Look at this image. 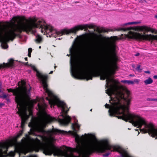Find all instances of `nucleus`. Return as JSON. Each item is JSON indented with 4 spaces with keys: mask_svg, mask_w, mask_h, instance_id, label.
Instances as JSON below:
<instances>
[{
    "mask_svg": "<svg viewBox=\"0 0 157 157\" xmlns=\"http://www.w3.org/2000/svg\"><path fill=\"white\" fill-rule=\"evenodd\" d=\"M28 53H31L32 52V49L31 48H29L28 49Z\"/></svg>",
    "mask_w": 157,
    "mask_h": 157,
    "instance_id": "a211bd4d",
    "label": "nucleus"
},
{
    "mask_svg": "<svg viewBox=\"0 0 157 157\" xmlns=\"http://www.w3.org/2000/svg\"><path fill=\"white\" fill-rule=\"evenodd\" d=\"M22 132H21L20 133L18 134L17 136V137H18L21 135Z\"/></svg>",
    "mask_w": 157,
    "mask_h": 157,
    "instance_id": "aec40b11",
    "label": "nucleus"
},
{
    "mask_svg": "<svg viewBox=\"0 0 157 157\" xmlns=\"http://www.w3.org/2000/svg\"><path fill=\"white\" fill-rule=\"evenodd\" d=\"M32 68L36 72V75L40 79L43 86V88L48 96L46 99L48 101L51 107L56 105L61 109V115L57 119L51 117L48 115L45 110L47 105L44 102L43 98H38L37 100H30V92L31 87L29 86L28 87L25 85V82L21 80L18 82L19 86L15 89H9L8 92H12L15 96V101L17 104V108L18 111L17 113L20 116L21 119V127L23 128L26 120L29 118V116L27 113L28 111L30 115L32 114V108L33 105L37 101V107L39 109L38 118L35 121L30 122L29 126L32 127V131L31 134L36 136V132L41 133L42 135H40L39 138L35 139L28 138L25 139L22 144L19 147V151L25 154L34 150L36 148L42 149L44 153L46 155H51L53 153L56 155H59L62 151L54 145L49 143V139H53V135L60 133H64L66 132L64 131L53 129L51 130L47 131L44 130L47 124L52 122L57 121L60 124L63 125L68 124L70 121V117L67 115V112L69 109H67V107L66 104L60 101L59 98L56 96L48 88L46 80L48 78L47 75H43L39 72L34 66L30 65Z\"/></svg>",
    "mask_w": 157,
    "mask_h": 157,
    "instance_id": "f257e3e1",
    "label": "nucleus"
},
{
    "mask_svg": "<svg viewBox=\"0 0 157 157\" xmlns=\"http://www.w3.org/2000/svg\"><path fill=\"white\" fill-rule=\"evenodd\" d=\"M25 60H27V57L25 58Z\"/></svg>",
    "mask_w": 157,
    "mask_h": 157,
    "instance_id": "a878e982",
    "label": "nucleus"
},
{
    "mask_svg": "<svg viewBox=\"0 0 157 157\" xmlns=\"http://www.w3.org/2000/svg\"><path fill=\"white\" fill-rule=\"evenodd\" d=\"M133 29L137 30L139 32H142L143 34L139 33L129 31L127 34H122L121 38L125 39L127 38L130 39H134L139 40H157V35H154L151 34H146L145 33L147 32H151L152 33L157 34V30L151 28L146 26L138 27L135 29L132 27H129L127 28H121L118 29V31L123 30H130Z\"/></svg>",
    "mask_w": 157,
    "mask_h": 157,
    "instance_id": "7ed1b4c3",
    "label": "nucleus"
},
{
    "mask_svg": "<svg viewBox=\"0 0 157 157\" xmlns=\"http://www.w3.org/2000/svg\"><path fill=\"white\" fill-rule=\"evenodd\" d=\"M94 27L92 24L79 25L70 29H65L57 31L50 25L46 24L45 21L42 19H38L34 17L29 18V33L35 34L36 33V28H41V33L44 35L47 34V37H56L57 36H61L65 34L75 33L79 29H86Z\"/></svg>",
    "mask_w": 157,
    "mask_h": 157,
    "instance_id": "f03ea898",
    "label": "nucleus"
},
{
    "mask_svg": "<svg viewBox=\"0 0 157 157\" xmlns=\"http://www.w3.org/2000/svg\"><path fill=\"white\" fill-rule=\"evenodd\" d=\"M144 82L145 85H147L152 83L153 80L151 78L149 77L147 79H145Z\"/></svg>",
    "mask_w": 157,
    "mask_h": 157,
    "instance_id": "0eeeda50",
    "label": "nucleus"
},
{
    "mask_svg": "<svg viewBox=\"0 0 157 157\" xmlns=\"http://www.w3.org/2000/svg\"><path fill=\"white\" fill-rule=\"evenodd\" d=\"M144 72L145 73H147L149 74H150V72L149 71H144Z\"/></svg>",
    "mask_w": 157,
    "mask_h": 157,
    "instance_id": "6ab92c4d",
    "label": "nucleus"
},
{
    "mask_svg": "<svg viewBox=\"0 0 157 157\" xmlns=\"http://www.w3.org/2000/svg\"><path fill=\"white\" fill-rule=\"evenodd\" d=\"M148 101H157V98H148L147 99Z\"/></svg>",
    "mask_w": 157,
    "mask_h": 157,
    "instance_id": "4468645a",
    "label": "nucleus"
},
{
    "mask_svg": "<svg viewBox=\"0 0 157 157\" xmlns=\"http://www.w3.org/2000/svg\"><path fill=\"white\" fill-rule=\"evenodd\" d=\"M1 106V105L0 104V106Z\"/></svg>",
    "mask_w": 157,
    "mask_h": 157,
    "instance_id": "473e14b6",
    "label": "nucleus"
},
{
    "mask_svg": "<svg viewBox=\"0 0 157 157\" xmlns=\"http://www.w3.org/2000/svg\"><path fill=\"white\" fill-rule=\"evenodd\" d=\"M10 156L12 157H13L15 155V153L12 151L10 152L9 153Z\"/></svg>",
    "mask_w": 157,
    "mask_h": 157,
    "instance_id": "2eb2a0df",
    "label": "nucleus"
},
{
    "mask_svg": "<svg viewBox=\"0 0 157 157\" xmlns=\"http://www.w3.org/2000/svg\"><path fill=\"white\" fill-rule=\"evenodd\" d=\"M53 71H51V72L49 73V74H52L53 73Z\"/></svg>",
    "mask_w": 157,
    "mask_h": 157,
    "instance_id": "393cba45",
    "label": "nucleus"
},
{
    "mask_svg": "<svg viewBox=\"0 0 157 157\" xmlns=\"http://www.w3.org/2000/svg\"><path fill=\"white\" fill-rule=\"evenodd\" d=\"M13 142L12 140H8L4 143L0 142V155L3 153L6 154L7 149L9 147L12 146Z\"/></svg>",
    "mask_w": 157,
    "mask_h": 157,
    "instance_id": "20e7f679",
    "label": "nucleus"
},
{
    "mask_svg": "<svg viewBox=\"0 0 157 157\" xmlns=\"http://www.w3.org/2000/svg\"><path fill=\"white\" fill-rule=\"evenodd\" d=\"M1 98H6L7 97V95L5 94H3V95H1ZM1 98V97H0Z\"/></svg>",
    "mask_w": 157,
    "mask_h": 157,
    "instance_id": "f3484780",
    "label": "nucleus"
},
{
    "mask_svg": "<svg viewBox=\"0 0 157 157\" xmlns=\"http://www.w3.org/2000/svg\"><path fill=\"white\" fill-rule=\"evenodd\" d=\"M153 78L155 79H157V75H155L154 76Z\"/></svg>",
    "mask_w": 157,
    "mask_h": 157,
    "instance_id": "412c9836",
    "label": "nucleus"
},
{
    "mask_svg": "<svg viewBox=\"0 0 157 157\" xmlns=\"http://www.w3.org/2000/svg\"><path fill=\"white\" fill-rule=\"evenodd\" d=\"M155 17L157 18V15L155 16Z\"/></svg>",
    "mask_w": 157,
    "mask_h": 157,
    "instance_id": "cd10ccee",
    "label": "nucleus"
},
{
    "mask_svg": "<svg viewBox=\"0 0 157 157\" xmlns=\"http://www.w3.org/2000/svg\"><path fill=\"white\" fill-rule=\"evenodd\" d=\"M56 67V66H55V68Z\"/></svg>",
    "mask_w": 157,
    "mask_h": 157,
    "instance_id": "7c9ffc66",
    "label": "nucleus"
},
{
    "mask_svg": "<svg viewBox=\"0 0 157 157\" xmlns=\"http://www.w3.org/2000/svg\"><path fill=\"white\" fill-rule=\"evenodd\" d=\"M75 49V47L74 45H73L72 48L70 49V52L71 54H72L74 52Z\"/></svg>",
    "mask_w": 157,
    "mask_h": 157,
    "instance_id": "f8f14e48",
    "label": "nucleus"
},
{
    "mask_svg": "<svg viewBox=\"0 0 157 157\" xmlns=\"http://www.w3.org/2000/svg\"><path fill=\"white\" fill-rule=\"evenodd\" d=\"M14 60L12 59L9 60V62L6 63H3V64H0V69L3 67H10L13 65Z\"/></svg>",
    "mask_w": 157,
    "mask_h": 157,
    "instance_id": "39448f33",
    "label": "nucleus"
},
{
    "mask_svg": "<svg viewBox=\"0 0 157 157\" xmlns=\"http://www.w3.org/2000/svg\"><path fill=\"white\" fill-rule=\"evenodd\" d=\"M92 111V109H91L90 110V111Z\"/></svg>",
    "mask_w": 157,
    "mask_h": 157,
    "instance_id": "c756f323",
    "label": "nucleus"
},
{
    "mask_svg": "<svg viewBox=\"0 0 157 157\" xmlns=\"http://www.w3.org/2000/svg\"><path fill=\"white\" fill-rule=\"evenodd\" d=\"M36 41L37 43H40L42 40V38L39 35H36Z\"/></svg>",
    "mask_w": 157,
    "mask_h": 157,
    "instance_id": "1a4fd4ad",
    "label": "nucleus"
},
{
    "mask_svg": "<svg viewBox=\"0 0 157 157\" xmlns=\"http://www.w3.org/2000/svg\"><path fill=\"white\" fill-rule=\"evenodd\" d=\"M132 67L133 68H135V65H133H133H132Z\"/></svg>",
    "mask_w": 157,
    "mask_h": 157,
    "instance_id": "b1692460",
    "label": "nucleus"
},
{
    "mask_svg": "<svg viewBox=\"0 0 157 157\" xmlns=\"http://www.w3.org/2000/svg\"><path fill=\"white\" fill-rule=\"evenodd\" d=\"M129 76L130 77H134L135 76V75L133 74H130L129 75Z\"/></svg>",
    "mask_w": 157,
    "mask_h": 157,
    "instance_id": "4be33fe9",
    "label": "nucleus"
},
{
    "mask_svg": "<svg viewBox=\"0 0 157 157\" xmlns=\"http://www.w3.org/2000/svg\"><path fill=\"white\" fill-rule=\"evenodd\" d=\"M121 82L124 83H127L128 85L130 84H133V81L131 80H122Z\"/></svg>",
    "mask_w": 157,
    "mask_h": 157,
    "instance_id": "6e6552de",
    "label": "nucleus"
},
{
    "mask_svg": "<svg viewBox=\"0 0 157 157\" xmlns=\"http://www.w3.org/2000/svg\"><path fill=\"white\" fill-rule=\"evenodd\" d=\"M28 56L29 57H31V53H28Z\"/></svg>",
    "mask_w": 157,
    "mask_h": 157,
    "instance_id": "5701e85b",
    "label": "nucleus"
},
{
    "mask_svg": "<svg viewBox=\"0 0 157 157\" xmlns=\"http://www.w3.org/2000/svg\"><path fill=\"white\" fill-rule=\"evenodd\" d=\"M28 63V62H27V63H25V65H28V64H27Z\"/></svg>",
    "mask_w": 157,
    "mask_h": 157,
    "instance_id": "bb28decb",
    "label": "nucleus"
},
{
    "mask_svg": "<svg viewBox=\"0 0 157 157\" xmlns=\"http://www.w3.org/2000/svg\"><path fill=\"white\" fill-rule=\"evenodd\" d=\"M139 23V22H128L127 23H126L125 25H132L133 24H137Z\"/></svg>",
    "mask_w": 157,
    "mask_h": 157,
    "instance_id": "9b49d317",
    "label": "nucleus"
},
{
    "mask_svg": "<svg viewBox=\"0 0 157 157\" xmlns=\"http://www.w3.org/2000/svg\"><path fill=\"white\" fill-rule=\"evenodd\" d=\"M97 30L99 33H104L110 31V30L104 28H98Z\"/></svg>",
    "mask_w": 157,
    "mask_h": 157,
    "instance_id": "423d86ee",
    "label": "nucleus"
},
{
    "mask_svg": "<svg viewBox=\"0 0 157 157\" xmlns=\"http://www.w3.org/2000/svg\"><path fill=\"white\" fill-rule=\"evenodd\" d=\"M67 56H69V55H68V54H67Z\"/></svg>",
    "mask_w": 157,
    "mask_h": 157,
    "instance_id": "2f4dec72",
    "label": "nucleus"
},
{
    "mask_svg": "<svg viewBox=\"0 0 157 157\" xmlns=\"http://www.w3.org/2000/svg\"><path fill=\"white\" fill-rule=\"evenodd\" d=\"M140 65H138L137 68H136V70L138 71H140L141 70V69H140Z\"/></svg>",
    "mask_w": 157,
    "mask_h": 157,
    "instance_id": "dca6fc26",
    "label": "nucleus"
},
{
    "mask_svg": "<svg viewBox=\"0 0 157 157\" xmlns=\"http://www.w3.org/2000/svg\"><path fill=\"white\" fill-rule=\"evenodd\" d=\"M140 82V80L138 79H135L133 81V84L135 83L138 84Z\"/></svg>",
    "mask_w": 157,
    "mask_h": 157,
    "instance_id": "ddd939ff",
    "label": "nucleus"
},
{
    "mask_svg": "<svg viewBox=\"0 0 157 157\" xmlns=\"http://www.w3.org/2000/svg\"><path fill=\"white\" fill-rule=\"evenodd\" d=\"M65 155L66 157H76L74 156L72 153L68 154V153L66 152L65 153Z\"/></svg>",
    "mask_w": 157,
    "mask_h": 157,
    "instance_id": "9d476101",
    "label": "nucleus"
},
{
    "mask_svg": "<svg viewBox=\"0 0 157 157\" xmlns=\"http://www.w3.org/2000/svg\"><path fill=\"white\" fill-rule=\"evenodd\" d=\"M41 48V46H39V48Z\"/></svg>",
    "mask_w": 157,
    "mask_h": 157,
    "instance_id": "c85d7f7f",
    "label": "nucleus"
}]
</instances>
